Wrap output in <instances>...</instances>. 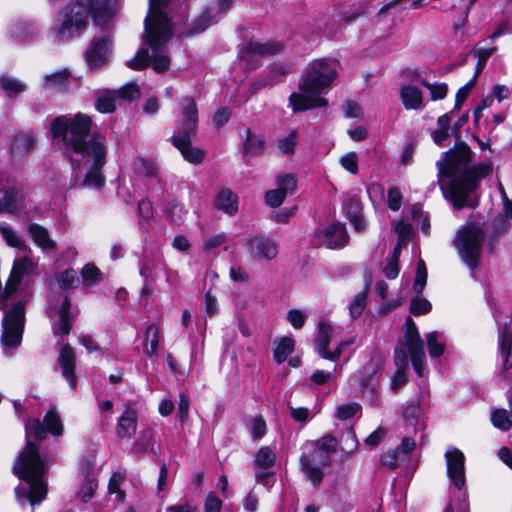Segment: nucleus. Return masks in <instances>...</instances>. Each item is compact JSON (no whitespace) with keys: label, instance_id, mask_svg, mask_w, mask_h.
<instances>
[{"label":"nucleus","instance_id":"obj_1","mask_svg":"<svg viewBox=\"0 0 512 512\" xmlns=\"http://www.w3.org/2000/svg\"><path fill=\"white\" fill-rule=\"evenodd\" d=\"M91 127V117L83 113L56 117L51 124L52 137L62 141L73 168L76 163L77 168L81 165L88 168L85 178L75 180L72 187L100 189L105 184L101 170L106 163V139L90 135Z\"/></svg>","mask_w":512,"mask_h":512},{"label":"nucleus","instance_id":"obj_2","mask_svg":"<svg viewBox=\"0 0 512 512\" xmlns=\"http://www.w3.org/2000/svg\"><path fill=\"white\" fill-rule=\"evenodd\" d=\"M472 154L470 147L461 142L444 152L436 163L438 183L445 198L455 209L475 208L478 205L479 183L492 169L488 162L472 164Z\"/></svg>","mask_w":512,"mask_h":512},{"label":"nucleus","instance_id":"obj_3","mask_svg":"<svg viewBox=\"0 0 512 512\" xmlns=\"http://www.w3.org/2000/svg\"><path fill=\"white\" fill-rule=\"evenodd\" d=\"M169 0H149V14L144 20V40L148 48L140 49L127 62L133 70H142L151 62L157 73L169 69L170 60L164 53L165 45L172 35V24L165 13Z\"/></svg>","mask_w":512,"mask_h":512},{"label":"nucleus","instance_id":"obj_4","mask_svg":"<svg viewBox=\"0 0 512 512\" xmlns=\"http://www.w3.org/2000/svg\"><path fill=\"white\" fill-rule=\"evenodd\" d=\"M337 77V63L330 59H317L308 64L302 75L298 89L289 96L294 112L325 107L327 100L322 97L330 89Z\"/></svg>","mask_w":512,"mask_h":512},{"label":"nucleus","instance_id":"obj_5","mask_svg":"<svg viewBox=\"0 0 512 512\" xmlns=\"http://www.w3.org/2000/svg\"><path fill=\"white\" fill-rule=\"evenodd\" d=\"M45 471L46 464L39 454L37 445L27 441L13 466L14 474L23 481L15 488L16 499L21 506H25L27 501L35 506L45 499L47 494V483L43 478Z\"/></svg>","mask_w":512,"mask_h":512},{"label":"nucleus","instance_id":"obj_6","mask_svg":"<svg viewBox=\"0 0 512 512\" xmlns=\"http://www.w3.org/2000/svg\"><path fill=\"white\" fill-rule=\"evenodd\" d=\"M338 451L337 437L325 434L315 441H308L302 447L299 459L305 479L318 487L324 476L325 468L331 463L330 455Z\"/></svg>","mask_w":512,"mask_h":512},{"label":"nucleus","instance_id":"obj_7","mask_svg":"<svg viewBox=\"0 0 512 512\" xmlns=\"http://www.w3.org/2000/svg\"><path fill=\"white\" fill-rule=\"evenodd\" d=\"M484 240L483 229L473 222L466 223L456 234L454 246L463 262L472 270L479 264Z\"/></svg>","mask_w":512,"mask_h":512},{"label":"nucleus","instance_id":"obj_8","mask_svg":"<svg viewBox=\"0 0 512 512\" xmlns=\"http://www.w3.org/2000/svg\"><path fill=\"white\" fill-rule=\"evenodd\" d=\"M24 306L23 301L16 302L5 312L2 319L1 344L6 355L21 344L25 324Z\"/></svg>","mask_w":512,"mask_h":512},{"label":"nucleus","instance_id":"obj_9","mask_svg":"<svg viewBox=\"0 0 512 512\" xmlns=\"http://www.w3.org/2000/svg\"><path fill=\"white\" fill-rule=\"evenodd\" d=\"M406 332L396 347H403L409 353L414 370L419 376L423 375L425 350L424 343L420 337L417 326L413 319L408 316L405 321Z\"/></svg>","mask_w":512,"mask_h":512},{"label":"nucleus","instance_id":"obj_10","mask_svg":"<svg viewBox=\"0 0 512 512\" xmlns=\"http://www.w3.org/2000/svg\"><path fill=\"white\" fill-rule=\"evenodd\" d=\"M339 328L332 326L326 319L318 322V335L315 339V349L324 359L336 361L347 347L344 341H341L333 351L328 350L331 339L338 334Z\"/></svg>","mask_w":512,"mask_h":512},{"label":"nucleus","instance_id":"obj_11","mask_svg":"<svg viewBox=\"0 0 512 512\" xmlns=\"http://www.w3.org/2000/svg\"><path fill=\"white\" fill-rule=\"evenodd\" d=\"M23 255L15 259L11 275L6 282L3 298L8 299L11 295L16 292L21 279L26 276L35 273L37 269V261L32 259V254L22 252Z\"/></svg>","mask_w":512,"mask_h":512},{"label":"nucleus","instance_id":"obj_12","mask_svg":"<svg viewBox=\"0 0 512 512\" xmlns=\"http://www.w3.org/2000/svg\"><path fill=\"white\" fill-rule=\"evenodd\" d=\"M112 41L108 35L94 37L85 53V60L91 69L106 65L109 61Z\"/></svg>","mask_w":512,"mask_h":512},{"label":"nucleus","instance_id":"obj_13","mask_svg":"<svg viewBox=\"0 0 512 512\" xmlns=\"http://www.w3.org/2000/svg\"><path fill=\"white\" fill-rule=\"evenodd\" d=\"M250 256L257 261L272 260L278 254L277 243L266 235H251L247 240Z\"/></svg>","mask_w":512,"mask_h":512},{"label":"nucleus","instance_id":"obj_14","mask_svg":"<svg viewBox=\"0 0 512 512\" xmlns=\"http://www.w3.org/2000/svg\"><path fill=\"white\" fill-rule=\"evenodd\" d=\"M178 127L174 135H195L198 122L197 105L193 98L184 97L180 102Z\"/></svg>","mask_w":512,"mask_h":512},{"label":"nucleus","instance_id":"obj_15","mask_svg":"<svg viewBox=\"0 0 512 512\" xmlns=\"http://www.w3.org/2000/svg\"><path fill=\"white\" fill-rule=\"evenodd\" d=\"M70 302L67 297L59 299V304L52 302L48 308L49 318L52 320V329L55 335H68L71 330V318L69 314Z\"/></svg>","mask_w":512,"mask_h":512},{"label":"nucleus","instance_id":"obj_16","mask_svg":"<svg viewBox=\"0 0 512 512\" xmlns=\"http://www.w3.org/2000/svg\"><path fill=\"white\" fill-rule=\"evenodd\" d=\"M316 235L320 238L321 244L329 249L343 248L349 241L345 225L339 222L318 229Z\"/></svg>","mask_w":512,"mask_h":512},{"label":"nucleus","instance_id":"obj_17","mask_svg":"<svg viewBox=\"0 0 512 512\" xmlns=\"http://www.w3.org/2000/svg\"><path fill=\"white\" fill-rule=\"evenodd\" d=\"M447 474L457 489L465 485V457L457 448L448 450L445 453Z\"/></svg>","mask_w":512,"mask_h":512},{"label":"nucleus","instance_id":"obj_18","mask_svg":"<svg viewBox=\"0 0 512 512\" xmlns=\"http://www.w3.org/2000/svg\"><path fill=\"white\" fill-rule=\"evenodd\" d=\"M282 48V44L278 42L260 43L256 41H250L242 47L239 52V56L241 59L250 63L254 58L273 55L281 51Z\"/></svg>","mask_w":512,"mask_h":512},{"label":"nucleus","instance_id":"obj_19","mask_svg":"<svg viewBox=\"0 0 512 512\" xmlns=\"http://www.w3.org/2000/svg\"><path fill=\"white\" fill-rule=\"evenodd\" d=\"M193 136L194 135H173L172 142L186 161L192 164H200L205 158V152L191 145V138Z\"/></svg>","mask_w":512,"mask_h":512},{"label":"nucleus","instance_id":"obj_20","mask_svg":"<svg viewBox=\"0 0 512 512\" xmlns=\"http://www.w3.org/2000/svg\"><path fill=\"white\" fill-rule=\"evenodd\" d=\"M340 461L345 462L352 458L358 451L359 442L352 427L343 430L337 437Z\"/></svg>","mask_w":512,"mask_h":512},{"label":"nucleus","instance_id":"obj_21","mask_svg":"<svg viewBox=\"0 0 512 512\" xmlns=\"http://www.w3.org/2000/svg\"><path fill=\"white\" fill-rule=\"evenodd\" d=\"M75 362L76 356L72 347L69 344L63 345L59 355V365L62 370V375L72 389H75L77 385V379L74 373Z\"/></svg>","mask_w":512,"mask_h":512},{"label":"nucleus","instance_id":"obj_22","mask_svg":"<svg viewBox=\"0 0 512 512\" xmlns=\"http://www.w3.org/2000/svg\"><path fill=\"white\" fill-rule=\"evenodd\" d=\"M394 363L397 370L391 381L392 390H398L405 385L407 378L405 370L409 365V357L405 348L396 347L394 351Z\"/></svg>","mask_w":512,"mask_h":512},{"label":"nucleus","instance_id":"obj_23","mask_svg":"<svg viewBox=\"0 0 512 512\" xmlns=\"http://www.w3.org/2000/svg\"><path fill=\"white\" fill-rule=\"evenodd\" d=\"M402 104L407 110H422L424 108L423 93L415 85H402L399 89Z\"/></svg>","mask_w":512,"mask_h":512},{"label":"nucleus","instance_id":"obj_24","mask_svg":"<svg viewBox=\"0 0 512 512\" xmlns=\"http://www.w3.org/2000/svg\"><path fill=\"white\" fill-rule=\"evenodd\" d=\"M343 211L357 232H363L366 229L367 225L362 215V205L357 198L346 199L343 202Z\"/></svg>","mask_w":512,"mask_h":512},{"label":"nucleus","instance_id":"obj_25","mask_svg":"<svg viewBox=\"0 0 512 512\" xmlns=\"http://www.w3.org/2000/svg\"><path fill=\"white\" fill-rule=\"evenodd\" d=\"M27 232L33 242L44 252L48 253L55 250L56 242L50 238L48 230L36 223H31L27 227Z\"/></svg>","mask_w":512,"mask_h":512},{"label":"nucleus","instance_id":"obj_26","mask_svg":"<svg viewBox=\"0 0 512 512\" xmlns=\"http://www.w3.org/2000/svg\"><path fill=\"white\" fill-rule=\"evenodd\" d=\"M36 137L30 132H21L15 135L11 146V152L15 157L23 158L30 154L36 147Z\"/></svg>","mask_w":512,"mask_h":512},{"label":"nucleus","instance_id":"obj_27","mask_svg":"<svg viewBox=\"0 0 512 512\" xmlns=\"http://www.w3.org/2000/svg\"><path fill=\"white\" fill-rule=\"evenodd\" d=\"M137 430V413L133 408H127L119 417L116 434L120 438H131Z\"/></svg>","mask_w":512,"mask_h":512},{"label":"nucleus","instance_id":"obj_28","mask_svg":"<svg viewBox=\"0 0 512 512\" xmlns=\"http://www.w3.org/2000/svg\"><path fill=\"white\" fill-rule=\"evenodd\" d=\"M214 205L230 216L235 215L238 211V196L229 188H222L215 197Z\"/></svg>","mask_w":512,"mask_h":512},{"label":"nucleus","instance_id":"obj_29","mask_svg":"<svg viewBox=\"0 0 512 512\" xmlns=\"http://www.w3.org/2000/svg\"><path fill=\"white\" fill-rule=\"evenodd\" d=\"M377 364L373 361L368 362L362 370L355 373L351 378L350 382L352 384H357L362 388H367L370 386V390L372 394H375L374 398L371 400L372 404L379 405V395L376 390V386L373 384V379H364L365 374H374L376 372Z\"/></svg>","mask_w":512,"mask_h":512},{"label":"nucleus","instance_id":"obj_30","mask_svg":"<svg viewBox=\"0 0 512 512\" xmlns=\"http://www.w3.org/2000/svg\"><path fill=\"white\" fill-rule=\"evenodd\" d=\"M498 350L504 368H512V333L507 325L499 332Z\"/></svg>","mask_w":512,"mask_h":512},{"label":"nucleus","instance_id":"obj_31","mask_svg":"<svg viewBox=\"0 0 512 512\" xmlns=\"http://www.w3.org/2000/svg\"><path fill=\"white\" fill-rule=\"evenodd\" d=\"M0 233L10 247H14L21 252H27L32 254L31 248L25 243L23 238L16 233L7 223H0Z\"/></svg>","mask_w":512,"mask_h":512},{"label":"nucleus","instance_id":"obj_32","mask_svg":"<svg viewBox=\"0 0 512 512\" xmlns=\"http://www.w3.org/2000/svg\"><path fill=\"white\" fill-rule=\"evenodd\" d=\"M0 87L9 98L17 97L27 90V84L20 79L8 74L0 77Z\"/></svg>","mask_w":512,"mask_h":512},{"label":"nucleus","instance_id":"obj_33","mask_svg":"<svg viewBox=\"0 0 512 512\" xmlns=\"http://www.w3.org/2000/svg\"><path fill=\"white\" fill-rule=\"evenodd\" d=\"M131 452L137 457H140L141 455H144L148 452H155L152 430L146 429L140 433L139 438L135 441L131 448Z\"/></svg>","mask_w":512,"mask_h":512},{"label":"nucleus","instance_id":"obj_34","mask_svg":"<svg viewBox=\"0 0 512 512\" xmlns=\"http://www.w3.org/2000/svg\"><path fill=\"white\" fill-rule=\"evenodd\" d=\"M18 211L17 191L13 188L0 190V213L15 214Z\"/></svg>","mask_w":512,"mask_h":512},{"label":"nucleus","instance_id":"obj_35","mask_svg":"<svg viewBox=\"0 0 512 512\" xmlns=\"http://www.w3.org/2000/svg\"><path fill=\"white\" fill-rule=\"evenodd\" d=\"M265 140L260 135H255L248 128L246 130V139L243 146L244 153L250 156H258L264 152Z\"/></svg>","mask_w":512,"mask_h":512},{"label":"nucleus","instance_id":"obj_36","mask_svg":"<svg viewBox=\"0 0 512 512\" xmlns=\"http://www.w3.org/2000/svg\"><path fill=\"white\" fill-rule=\"evenodd\" d=\"M215 9L207 8L200 16H198L192 23L189 34H197L205 31L209 26L218 22V17L215 15Z\"/></svg>","mask_w":512,"mask_h":512},{"label":"nucleus","instance_id":"obj_37","mask_svg":"<svg viewBox=\"0 0 512 512\" xmlns=\"http://www.w3.org/2000/svg\"><path fill=\"white\" fill-rule=\"evenodd\" d=\"M429 355L432 358L440 357L445 350V338L440 332L433 331L426 334Z\"/></svg>","mask_w":512,"mask_h":512},{"label":"nucleus","instance_id":"obj_38","mask_svg":"<svg viewBox=\"0 0 512 512\" xmlns=\"http://www.w3.org/2000/svg\"><path fill=\"white\" fill-rule=\"evenodd\" d=\"M275 461L276 455L273 450L268 446H264L257 451L253 465L255 470L269 469L274 466Z\"/></svg>","mask_w":512,"mask_h":512},{"label":"nucleus","instance_id":"obj_39","mask_svg":"<svg viewBox=\"0 0 512 512\" xmlns=\"http://www.w3.org/2000/svg\"><path fill=\"white\" fill-rule=\"evenodd\" d=\"M422 415V409L420 405L416 402H411L407 404L403 412V418L405 424L407 426H411L413 431H417V427H422V424L419 422L420 417Z\"/></svg>","mask_w":512,"mask_h":512},{"label":"nucleus","instance_id":"obj_40","mask_svg":"<svg viewBox=\"0 0 512 512\" xmlns=\"http://www.w3.org/2000/svg\"><path fill=\"white\" fill-rule=\"evenodd\" d=\"M159 343V331L155 325H149L145 332L144 338V351L145 353L152 357L157 355Z\"/></svg>","mask_w":512,"mask_h":512},{"label":"nucleus","instance_id":"obj_41","mask_svg":"<svg viewBox=\"0 0 512 512\" xmlns=\"http://www.w3.org/2000/svg\"><path fill=\"white\" fill-rule=\"evenodd\" d=\"M116 100V93L107 90L98 96L95 107L101 113H111L116 108Z\"/></svg>","mask_w":512,"mask_h":512},{"label":"nucleus","instance_id":"obj_42","mask_svg":"<svg viewBox=\"0 0 512 512\" xmlns=\"http://www.w3.org/2000/svg\"><path fill=\"white\" fill-rule=\"evenodd\" d=\"M46 429L54 436H60L63 433V424L55 408L48 410L44 416Z\"/></svg>","mask_w":512,"mask_h":512},{"label":"nucleus","instance_id":"obj_43","mask_svg":"<svg viewBox=\"0 0 512 512\" xmlns=\"http://www.w3.org/2000/svg\"><path fill=\"white\" fill-rule=\"evenodd\" d=\"M247 428L254 440L263 438L267 433V424L261 415L251 417L247 422Z\"/></svg>","mask_w":512,"mask_h":512},{"label":"nucleus","instance_id":"obj_44","mask_svg":"<svg viewBox=\"0 0 512 512\" xmlns=\"http://www.w3.org/2000/svg\"><path fill=\"white\" fill-rule=\"evenodd\" d=\"M166 213L171 222L176 225H181L185 220L187 210L182 203L173 200L167 204Z\"/></svg>","mask_w":512,"mask_h":512},{"label":"nucleus","instance_id":"obj_45","mask_svg":"<svg viewBox=\"0 0 512 512\" xmlns=\"http://www.w3.org/2000/svg\"><path fill=\"white\" fill-rule=\"evenodd\" d=\"M69 72L67 70H62L50 75L45 76V87L62 90L67 87Z\"/></svg>","mask_w":512,"mask_h":512},{"label":"nucleus","instance_id":"obj_46","mask_svg":"<svg viewBox=\"0 0 512 512\" xmlns=\"http://www.w3.org/2000/svg\"><path fill=\"white\" fill-rule=\"evenodd\" d=\"M294 341L291 338H282L274 350V358L278 364L283 363L287 357L293 352Z\"/></svg>","mask_w":512,"mask_h":512},{"label":"nucleus","instance_id":"obj_47","mask_svg":"<svg viewBox=\"0 0 512 512\" xmlns=\"http://www.w3.org/2000/svg\"><path fill=\"white\" fill-rule=\"evenodd\" d=\"M134 171L142 176L153 177L157 174L156 164L148 159L136 158L133 162Z\"/></svg>","mask_w":512,"mask_h":512},{"label":"nucleus","instance_id":"obj_48","mask_svg":"<svg viewBox=\"0 0 512 512\" xmlns=\"http://www.w3.org/2000/svg\"><path fill=\"white\" fill-rule=\"evenodd\" d=\"M360 412H361L360 404H358L356 402H351V403L339 405L336 408L335 416L339 420L345 421L350 418H353Z\"/></svg>","mask_w":512,"mask_h":512},{"label":"nucleus","instance_id":"obj_49","mask_svg":"<svg viewBox=\"0 0 512 512\" xmlns=\"http://www.w3.org/2000/svg\"><path fill=\"white\" fill-rule=\"evenodd\" d=\"M117 99L125 101H134L140 98L141 93L138 86L135 83H127L122 86L119 90L114 91Z\"/></svg>","mask_w":512,"mask_h":512},{"label":"nucleus","instance_id":"obj_50","mask_svg":"<svg viewBox=\"0 0 512 512\" xmlns=\"http://www.w3.org/2000/svg\"><path fill=\"white\" fill-rule=\"evenodd\" d=\"M491 420L493 425L500 430L508 431L512 427V420L504 409L494 411Z\"/></svg>","mask_w":512,"mask_h":512},{"label":"nucleus","instance_id":"obj_51","mask_svg":"<svg viewBox=\"0 0 512 512\" xmlns=\"http://www.w3.org/2000/svg\"><path fill=\"white\" fill-rule=\"evenodd\" d=\"M366 304H367V292L363 291V292L358 293L354 297L351 304L349 305L350 317L353 319L359 317L362 314L363 310L365 309Z\"/></svg>","mask_w":512,"mask_h":512},{"label":"nucleus","instance_id":"obj_52","mask_svg":"<svg viewBox=\"0 0 512 512\" xmlns=\"http://www.w3.org/2000/svg\"><path fill=\"white\" fill-rule=\"evenodd\" d=\"M431 303L423 297H413L410 303V312L415 316L427 314L431 311Z\"/></svg>","mask_w":512,"mask_h":512},{"label":"nucleus","instance_id":"obj_53","mask_svg":"<svg viewBox=\"0 0 512 512\" xmlns=\"http://www.w3.org/2000/svg\"><path fill=\"white\" fill-rule=\"evenodd\" d=\"M427 281V269L425 262L420 259L417 263L416 277L414 281V291L420 295L422 294Z\"/></svg>","mask_w":512,"mask_h":512},{"label":"nucleus","instance_id":"obj_54","mask_svg":"<svg viewBox=\"0 0 512 512\" xmlns=\"http://www.w3.org/2000/svg\"><path fill=\"white\" fill-rule=\"evenodd\" d=\"M421 84L427 88L430 92L431 100L444 99L448 93V87L445 83H429L426 80H422Z\"/></svg>","mask_w":512,"mask_h":512},{"label":"nucleus","instance_id":"obj_55","mask_svg":"<svg viewBox=\"0 0 512 512\" xmlns=\"http://www.w3.org/2000/svg\"><path fill=\"white\" fill-rule=\"evenodd\" d=\"M97 486V481L94 478L87 477L82 482V485L78 491V497L81 498L83 502H88L93 497Z\"/></svg>","mask_w":512,"mask_h":512},{"label":"nucleus","instance_id":"obj_56","mask_svg":"<svg viewBox=\"0 0 512 512\" xmlns=\"http://www.w3.org/2000/svg\"><path fill=\"white\" fill-rule=\"evenodd\" d=\"M27 436H34L37 440H43L46 437V426L39 419H33L25 425Z\"/></svg>","mask_w":512,"mask_h":512},{"label":"nucleus","instance_id":"obj_57","mask_svg":"<svg viewBox=\"0 0 512 512\" xmlns=\"http://www.w3.org/2000/svg\"><path fill=\"white\" fill-rule=\"evenodd\" d=\"M287 407L293 420L301 425H305L309 420L313 418L311 411L306 407L296 408L291 406L290 403H287Z\"/></svg>","mask_w":512,"mask_h":512},{"label":"nucleus","instance_id":"obj_58","mask_svg":"<svg viewBox=\"0 0 512 512\" xmlns=\"http://www.w3.org/2000/svg\"><path fill=\"white\" fill-rule=\"evenodd\" d=\"M81 275L87 284H94L100 281L102 276L100 270L92 263H88L82 268Z\"/></svg>","mask_w":512,"mask_h":512},{"label":"nucleus","instance_id":"obj_59","mask_svg":"<svg viewBox=\"0 0 512 512\" xmlns=\"http://www.w3.org/2000/svg\"><path fill=\"white\" fill-rule=\"evenodd\" d=\"M400 455L398 447L389 449L381 455V464L390 470H394L398 466Z\"/></svg>","mask_w":512,"mask_h":512},{"label":"nucleus","instance_id":"obj_60","mask_svg":"<svg viewBox=\"0 0 512 512\" xmlns=\"http://www.w3.org/2000/svg\"><path fill=\"white\" fill-rule=\"evenodd\" d=\"M296 138L297 131L291 130L287 136L282 137L278 140L279 150L285 154L293 153L296 145Z\"/></svg>","mask_w":512,"mask_h":512},{"label":"nucleus","instance_id":"obj_61","mask_svg":"<svg viewBox=\"0 0 512 512\" xmlns=\"http://www.w3.org/2000/svg\"><path fill=\"white\" fill-rule=\"evenodd\" d=\"M340 165L351 174L358 173V156L355 152H348L341 156Z\"/></svg>","mask_w":512,"mask_h":512},{"label":"nucleus","instance_id":"obj_62","mask_svg":"<svg viewBox=\"0 0 512 512\" xmlns=\"http://www.w3.org/2000/svg\"><path fill=\"white\" fill-rule=\"evenodd\" d=\"M296 184V179L292 174L280 175L277 178L278 189L285 192L286 196L296 189Z\"/></svg>","mask_w":512,"mask_h":512},{"label":"nucleus","instance_id":"obj_63","mask_svg":"<svg viewBox=\"0 0 512 512\" xmlns=\"http://www.w3.org/2000/svg\"><path fill=\"white\" fill-rule=\"evenodd\" d=\"M58 282L61 288L74 287L79 282L77 272L74 269L65 270L59 276Z\"/></svg>","mask_w":512,"mask_h":512},{"label":"nucleus","instance_id":"obj_64","mask_svg":"<svg viewBox=\"0 0 512 512\" xmlns=\"http://www.w3.org/2000/svg\"><path fill=\"white\" fill-rule=\"evenodd\" d=\"M287 320L295 329H300L304 326L307 320V314L298 309H292L287 313Z\"/></svg>","mask_w":512,"mask_h":512}]
</instances>
